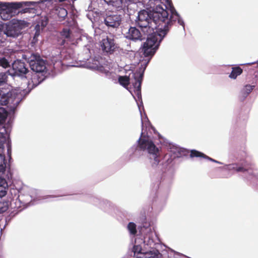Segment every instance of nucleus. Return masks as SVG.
<instances>
[{
  "label": "nucleus",
  "mask_w": 258,
  "mask_h": 258,
  "mask_svg": "<svg viewBox=\"0 0 258 258\" xmlns=\"http://www.w3.org/2000/svg\"><path fill=\"white\" fill-rule=\"evenodd\" d=\"M22 94L17 91L7 92L6 95H3L0 98V106L3 105H9L11 107L15 108L21 101ZM8 116L7 111L6 109L0 107V124L5 122Z\"/></svg>",
  "instance_id": "8"
},
{
  "label": "nucleus",
  "mask_w": 258,
  "mask_h": 258,
  "mask_svg": "<svg viewBox=\"0 0 258 258\" xmlns=\"http://www.w3.org/2000/svg\"><path fill=\"white\" fill-rule=\"evenodd\" d=\"M190 156L191 157H203L204 158H205V157H207V156L206 155H205L204 154H203V153L200 152L198 151L195 150H192L191 151Z\"/></svg>",
  "instance_id": "27"
},
{
  "label": "nucleus",
  "mask_w": 258,
  "mask_h": 258,
  "mask_svg": "<svg viewBox=\"0 0 258 258\" xmlns=\"http://www.w3.org/2000/svg\"><path fill=\"white\" fill-rule=\"evenodd\" d=\"M60 38L61 39L59 43L61 45L66 46L75 43L72 33L68 28L63 29L60 32Z\"/></svg>",
  "instance_id": "16"
},
{
  "label": "nucleus",
  "mask_w": 258,
  "mask_h": 258,
  "mask_svg": "<svg viewBox=\"0 0 258 258\" xmlns=\"http://www.w3.org/2000/svg\"><path fill=\"white\" fill-rule=\"evenodd\" d=\"M0 67L6 69L10 67V63L5 57L0 58Z\"/></svg>",
  "instance_id": "26"
},
{
  "label": "nucleus",
  "mask_w": 258,
  "mask_h": 258,
  "mask_svg": "<svg viewBox=\"0 0 258 258\" xmlns=\"http://www.w3.org/2000/svg\"><path fill=\"white\" fill-rule=\"evenodd\" d=\"M23 58L27 60L31 70L35 73L32 75L31 82H28V87H35L43 82L47 74L46 61L39 55L31 54L30 56L25 54Z\"/></svg>",
  "instance_id": "5"
},
{
  "label": "nucleus",
  "mask_w": 258,
  "mask_h": 258,
  "mask_svg": "<svg viewBox=\"0 0 258 258\" xmlns=\"http://www.w3.org/2000/svg\"><path fill=\"white\" fill-rule=\"evenodd\" d=\"M27 26V23L24 20L13 19L6 24L3 34L8 37L15 38L18 37L21 34L22 30Z\"/></svg>",
  "instance_id": "9"
},
{
  "label": "nucleus",
  "mask_w": 258,
  "mask_h": 258,
  "mask_svg": "<svg viewBox=\"0 0 258 258\" xmlns=\"http://www.w3.org/2000/svg\"><path fill=\"white\" fill-rule=\"evenodd\" d=\"M40 34V31H38V30L35 31V33L34 36V39L37 38Z\"/></svg>",
  "instance_id": "37"
},
{
  "label": "nucleus",
  "mask_w": 258,
  "mask_h": 258,
  "mask_svg": "<svg viewBox=\"0 0 258 258\" xmlns=\"http://www.w3.org/2000/svg\"><path fill=\"white\" fill-rule=\"evenodd\" d=\"M242 73V70L239 67H236L232 69V71L229 75V77L235 79L238 76L241 75Z\"/></svg>",
  "instance_id": "22"
},
{
  "label": "nucleus",
  "mask_w": 258,
  "mask_h": 258,
  "mask_svg": "<svg viewBox=\"0 0 258 258\" xmlns=\"http://www.w3.org/2000/svg\"><path fill=\"white\" fill-rule=\"evenodd\" d=\"M13 190H14L15 192L17 191V190H15V189H13Z\"/></svg>",
  "instance_id": "43"
},
{
  "label": "nucleus",
  "mask_w": 258,
  "mask_h": 258,
  "mask_svg": "<svg viewBox=\"0 0 258 258\" xmlns=\"http://www.w3.org/2000/svg\"><path fill=\"white\" fill-rule=\"evenodd\" d=\"M171 161H172V160L170 159L169 158H168L167 160V161L169 162V163L171 162Z\"/></svg>",
  "instance_id": "40"
},
{
  "label": "nucleus",
  "mask_w": 258,
  "mask_h": 258,
  "mask_svg": "<svg viewBox=\"0 0 258 258\" xmlns=\"http://www.w3.org/2000/svg\"><path fill=\"white\" fill-rule=\"evenodd\" d=\"M254 87V86L253 85H245L241 90V93L243 96L244 97H246L248 95V94L251 92V91L253 89Z\"/></svg>",
  "instance_id": "23"
},
{
  "label": "nucleus",
  "mask_w": 258,
  "mask_h": 258,
  "mask_svg": "<svg viewBox=\"0 0 258 258\" xmlns=\"http://www.w3.org/2000/svg\"><path fill=\"white\" fill-rule=\"evenodd\" d=\"M39 2H21L12 3H3L0 2V18L4 21H7L11 19L13 16L17 15L19 12L18 10L23 6H35Z\"/></svg>",
  "instance_id": "7"
},
{
  "label": "nucleus",
  "mask_w": 258,
  "mask_h": 258,
  "mask_svg": "<svg viewBox=\"0 0 258 258\" xmlns=\"http://www.w3.org/2000/svg\"><path fill=\"white\" fill-rule=\"evenodd\" d=\"M127 229L131 234L135 235L136 234V225L134 223L130 222L127 225Z\"/></svg>",
  "instance_id": "25"
},
{
  "label": "nucleus",
  "mask_w": 258,
  "mask_h": 258,
  "mask_svg": "<svg viewBox=\"0 0 258 258\" xmlns=\"http://www.w3.org/2000/svg\"><path fill=\"white\" fill-rule=\"evenodd\" d=\"M12 71L11 72L10 71L4 73L6 74V79L7 75H9L12 77H20L21 78H27L29 76V71L26 68V65L24 62L21 60H16L12 63Z\"/></svg>",
  "instance_id": "11"
},
{
  "label": "nucleus",
  "mask_w": 258,
  "mask_h": 258,
  "mask_svg": "<svg viewBox=\"0 0 258 258\" xmlns=\"http://www.w3.org/2000/svg\"><path fill=\"white\" fill-rule=\"evenodd\" d=\"M36 11V10L34 8H26L22 10L20 12L21 13H32L38 15L39 13Z\"/></svg>",
  "instance_id": "28"
},
{
  "label": "nucleus",
  "mask_w": 258,
  "mask_h": 258,
  "mask_svg": "<svg viewBox=\"0 0 258 258\" xmlns=\"http://www.w3.org/2000/svg\"><path fill=\"white\" fill-rule=\"evenodd\" d=\"M143 10L138 13L136 23L144 34L152 33L164 26L171 27L176 22L184 29V23L177 12L171 0H141Z\"/></svg>",
  "instance_id": "1"
},
{
  "label": "nucleus",
  "mask_w": 258,
  "mask_h": 258,
  "mask_svg": "<svg viewBox=\"0 0 258 258\" xmlns=\"http://www.w3.org/2000/svg\"><path fill=\"white\" fill-rule=\"evenodd\" d=\"M35 31L38 30V31H40V25L39 24H37L35 27Z\"/></svg>",
  "instance_id": "38"
},
{
  "label": "nucleus",
  "mask_w": 258,
  "mask_h": 258,
  "mask_svg": "<svg viewBox=\"0 0 258 258\" xmlns=\"http://www.w3.org/2000/svg\"><path fill=\"white\" fill-rule=\"evenodd\" d=\"M122 8H126L128 15L131 16L137 10L138 6L137 4L141 3L139 0H122Z\"/></svg>",
  "instance_id": "18"
},
{
  "label": "nucleus",
  "mask_w": 258,
  "mask_h": 258,
  "mask_svg": "<svg viewBox=\"0 0 258 258\" xmlns=\"http://www.w3.org/2000/svg\"><path fill=\"white\" fill-rule=\"evenodd\" d=\"M181 149L179 147H175V149H171V152H172L174 154H176V157H179L181 155L180 154Z\"/></svg>",
  "instance_id": "34"
},
{
  "label": "nucleus",
  "mask_w": 258,
  "mask_h": 258,
  "mask_svg": "<svg viewBox=\"0 0 258 258\" xmlns=\"http://www.w3.org/2000/svg\"><path fill=\"white\" fill-rule=\"evenodd\" d=\"M125 37L133 41H142L143 39L140 31L135 27H131L124 34Z\"/></svg>",
  "instance_id": "17"
},
{
  "label": "nucleus",
  "mask_w": 258,
  "mask_h": 258,
  "mask_svg": "<svg viewBox=\"0 0 258 258\" xmlns=\"http://www.w3.org/2000/svg\"><path fill=\"white\" fill-rule=\"evenodd\" d=\"M148 154V160L151 168L155 171L161 173L164 169V165L160 164V151L149 136L143 135L142 132L137 144L131 147L127 151L130 159L135 160L140 158L144 152Z\"/></svg>",
  "instance_id": "3"
},
{
  "label": "nucleus",
  "mask_w": 258,
  "mask_h": 258,
  "mask_svg": "<svg viewBox=\"0 0 258 258\" xmlns=\"http://www.w3.org/2000/svg\"><path fill=\"white\" fill-rule=\"evenodd\" d=\"M168 250L171 251V252L173 253L175 255L174 256V257L175 258H178V256H186L185 255L181 253H180L179 252H177L174 250H173V249L171 248H169L168 247Z\"/></svg>",
  "instance_id": "31"
},
{
  "label": "nucleus",
  "mask_w": 258,
  "mask_h": 258,
  "mask_svg": "<svg viewBox=\"0 0 258 258\" xmlns=\"http://www.w3.org/2000/svg\"><path fill=\"white\" fill-rule=\"evenodd\" d=\"M9 207V203L7 202H0V213L6 212Z\"/></svg>",
  "instance_id": "29"
},
{
  "label": "nucleus",
  "mask_w": 258,
  "mask_h": 258,
  "mask_svg": "<svg viewBox=\"0 0 258 258\" xmlns=\"http://www.w3.org/2000/svg\"><path fill=\"white\" fill-rule=\"evenodd\" d=\"M7 86L6 83V74L5 73H0V96L6 95L5 92L3 91L4 89Z\"/></svg>",
  "instance_id": "20"
},
{
  "label": "nucleus",
  "mask_w": 258,
  "mask_h": 258,
  "mask_svg": "<svg viewBox=\"0 0 258 258\" xmlns=\"http://www.w3.org/2000/svg\"><path fill=\"white\" fill-rule=\"evenodd\" d=\"M142 231L144 232L143 238L137 236L133 243V252L135 258H161L162 254L160 253L163 247L157 233L151 227H145Z\"/></svg>",
  "instance_id": "2"
},
{
  "label": "nucleus",
  "mask_w": 258,
  "mask_h": 258,
  "mask_svg": "<svg viewBox=\"0 0 258 258\" xmlns=\"http://www.w3.org/2000/svg\"><path fill=\"white\" fill-rule=\"evenodd\" d=\"M253 63H254V62L248 63V64L251 65V64H253Z\"/></svg>",
  "instance_id": "41"
},
{
  "label": "nucleus",
  "mask_w": 258,
  "mask_h": 258,
  "mask_svg": "<svg viewBox=\"0 0 258 258\" xmlns=\"http://www.w3.org/2000/svg\"><path fill=\"white\" fill-rule=\"evenodd\" d=\"M144 68L142 72L141 71L132 72L130 74L129 76H118L117 80L119 84L126 88L129 84H132L133 88H131V90L130 92L137 102L138 100L141 99V83L143 79L144 71L145 70Z\"/></svg>",
  "instance_id": "6"
},
{
  "label": "nucleus",
  "mask_w": 258,
  "mask_h": 258,
  "mask_svg": "<svg viewBox=\"0 0 258 258\" xmlns=\"http://www.w3.org/2000/svg\"><path fill=\"white\" fill-rule=\"evenodd\" d=\"M122 17L121 15L110 13L106 15L104 23L108 28H117L121 24Z\"/></svg>",
  "instance_id": "13"
},
{
  "label": "nucleus",
  "mask_w": 258,
  "mask_h": 258,
  "mask_svg": "<svg viewBox=\"0 0 258 258\" xmlns=\"http://www.w3.org/2000/svg\"><path fill=\"white\" fill-rule=\"evenodd\" d=\"M8 184L6 180L0 177V187H8Z\"/></svg>",
  "instance_id": "32"
},
{
  "label": "nucleus",
  "mask_w": 258,
  "mask_h": 258,
  "mask_svg": "<svg viewBox=\"0 0 258 258\" xmlns=\"http://www.w3.org/2000/svg\"><path fill=\"white\" fill-rule=\"evenodd\" d=\"M8 187H0V198L4 197L7 193Z\"/></svg>",
  "instance_id": "33"
},
{
  "label": "nucleus",
  "mask_w": 258,
  "mask_h": 258,
  "mask_svg": "<svg viewBox=\"0 0 258 258\" xmlns=\"http://www.w3.org/2000/svg\"><path fill=\"white\" fill-rule=\"evenodd\" d=\"M141 113V120H142V126L143 128L144 125L147 127V124H149V120L147 117V116H145L144 118H143L142 113L140 111Z\"/></svg>",
  "instance_id": "30"
},
{
  "label": "nucleus",
  "mask_w": 258,
  "mask_h": 258,
  "mask_svg": "<svg viewBox=\"0 0 258 258\" xmlns=\"http://www.w3.org/2000/svg\"><path fill=\"white\" fill-rule=\"evenodd\" d=\"M58 17L63 20L68 15L67 11L62 8H59L56 10Z\"/></svg>",
  "instance_id": "24"
},
{
  "label": "nucleus",
  "mask_w": 258,
  "mask_h": 258,
  "mask_svg": "<svg viewBox=\"0 0 258 258\" xmlns=\"http://www.w3.org/2000/svg\"><path fill=\"white\" fill-rule=\"evenodd\" d=\"M95 62L92 65L90 64V61L87 62L85 63V67L89 69L99 70L102 73L104 74L106 77L108 79L112 81H116L118 76L114 72H110L102 66H99V62L97 60H94Z\"/></svg>",
  "instance_id": "14"
},
{
  "label": "nucleus",
  "mask_w": 258,
  "mask_h": 258,
  "mask_svg": "<svg viewBox=\"0 0 258 258\" xmlns=\"http://www.w3.org/2000/svg\"><path fill=\"white\" fill-rule=\"evenodd\" d=\"M106 5L116 8H122V0H91V6L88 9L92 11V9L101 8Z\"/></svg>",
  "instance_id": "12"
},
{
  "label": "nucleus",
  "mask_w": 258,
  "mask_h": 258,
  "mask_svg": "<svg viewBox=\"0 0 258 258\" xmlns=\"http://www.w3.org/2000/svg\"><path fill=\"white\" fill-rule=\"evenodd\" d=\"M100 46L104 52L111 54L115 50L116 45L113 38L106 36L100 42Z\"/></svg>",
  "instance_id": "15"
},
{
  "label": "nucleus",
  "mask_w": 258,
  "mask_h": 258,
  "mask_svg": "<svg viewBox=\"0 0 258 258\" xmlns=\"http://www.w3.org/2000/svg\"><path fill=\"white\" fill-rule=\"evenodd\" d=\"M205 158L206 159H208L210 161H213V162H216V163H219V164H222V163L219 161H216L208 156H207V157H205Z\"/></svg>",
  "instance_id": "36"
},
{
  "label": "nucleus",
  "mask_w": 258,
  "mask_h": 258,
  "mask_svg": "<svg viewBox=\"0 0 258 258\" xmlns=\"http://www.w3.org/2000/svg\"><path fill=\"white\" fill-rule=\"evenodd\" d=\"M48 23V19L45 17L43 20H42L41 25V26L44 28L45 27Z\"/></svg>",
  "instance_id": "35"
},
{
  "label": "nucleus",
  "mask_w": 258,
  "mask_h": 258,
  "mask_svg": "<svg viewBox=\"0 0 258 258\" xmlns=\"http://www.w3.org/2000/svg\"><path fill=\"white\" fill-rule=\"evenodd\" d=\"M225 168L229 170H235L237 172L243 174V176L248 180L255 178L258 179V174L256 170L246 162L240 164L234 163L226 165Z\"/></svg>",
  "instance_id": "10"
},
{
  "label": "nucleus",
  "mask_w": 258,
  "mask_h": 258,
  "mask_svg": "<svg viewBox=\"0 0 258 258\" xmlns=\"http://www.w3.org/2000/svg\"><path fill=\"white\" fill-rule=\"evenodd\" d=\"M185 257H187V258H189V257H187V256H185Z\"/></svg>",
  "instance_id": "44"
},
{
  "label": "nucleus",
  "mask_w": 258,
  "mask_h": 258,
  "mask_svg": "<svg viewBox=\"0 0 258 258\" xmlns=\"http://www.w3.org/2000/svg\"><path fill=\"white\" fill-rule=\"evenodd\" d=\"M4 132L1 131L0 132V152H2L3 149H5V144H7V153L9 157L11 156V147L8 141L9 140V134L6 132V130L4 128Z\"/></svg>",
  "instance_id": "19"
},
{
  "label": "nucleus",
  "mask_w": 258,
  "mask_h": 258,
  "mask_svg": "<svg viewBox=\"0 0 258 258\" xmlns=\"http://www.w3.org/2000/svg\"><path fill=\"white\" fill-rule=\"evenodd\" d=\"M138 108H139V110H140V106L139 104H138Z\"/></svg>",
  "instance_id": "42"
},
{
  "label": "nucleus",
  "mask_w": 258,
  "mask_h": 258,
  "mask_svg": "<svg viewBox=\"0 0 258 258\" xmlns=\"http://www.w3.org/2000/svg\"><path fill=\"white\" fill-rule=\"evenodd\" d=\"M4 149L0 152V175L5 173L6 168V162L5 160V156L4 154Z\"/></svg>",
  "instance_id": "21"
},
{
  "label": "nucleus",
  "mask_w": 258,
  "mask_h": 258,
  "mask_svg": "<svg viewBox=\"0 0 258 258\" xmlns=\"http://www.w3.org/2000/svg\"><path fill=\"white\" fill-rule=\"evenodd\" d=\"M171 27L164 26L158 28L156 32L145 34L148 35L146 42L143 43L142 51L145 57H149L145 66L146 68L151 58L158 49L160 42L168 32Z\"/></svg>",
  "instance_id": "4"
},
{
  "label": "nucleus",
  "mask_w": 258,
  "mask_h": 258,
  "mask_svg": "<svg viewBox=\"0 0 258 258\" xmlns=\"http://www.w3.org/2000/svg\"><path fill=\"white\" fill-rule=\"evenodd\" d=\"M68 65L69 66H71V67H78V65H76V64H68Z\"/></svg>",
  "instance_id": "39"
}]
</instances>
